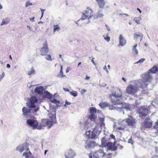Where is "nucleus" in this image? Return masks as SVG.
<instances>
[{"label": "nucleus", "instance_id": "64", "mask_svg": "<svg viewBox=\"0 0 158 158\" xmlns=\"http://www.w3.org/2000/svg\"><path fill=\"white\" fill-rule=\"evenodd\" d=\"M137 10L138 11H139L140 13H141V11L139 9V8H137Z\"/></svg>", "mask_w": 158, "mask_h": 158}, {"label": "nucleus", "instance_id": "33", "mask_svg": "<svg viewBox=\"0 0 158 158\" xmlns=\"http://www.w3.org/2000/svg\"><path fill=\"white\" fill-rule=\"evenodd\" d=\"M30 101L36 103L37 102L38 100L37 98L34 96L31 97L30 99Z\"/></svg>", "mask_w": 158, "mask_h": 158}, {"label": "nucleus", "instance_id": "47", "mask_svg": "<svg viewBox=\"0 0 158 158\" xmlns=\"http://www.w3.org/2000/svg\"><path fill=\"white\" fill-rule=\"evenodd\" d=\"M32 5V4L31 3L29 2H27L26 3L25 6L26 7H27L28 6Z\"/></svg>", "mask_w": 158, "mask_h": 158}, {"label": "nucleus", "instance_id": "36", "mask_svg": "<svg viewBox=\"0 0 158 158\" xmlns=\"http://www.w3.org/2000/svg\"><path fill=\"white\" fill-rule=\"evenodd\" d=\"M125 107H124L123 106H122L121 107H118L117 106H112V108H111L110 109L111 110H114V109H116L117 110H118V109H123L125 108Z\"/></svg>", "mask_w": 158, "mask_h": 158}, {"label": "nucleus", "instance_id": "4", "mask_svg": "<svg viewBox=\"0 0 158 158\" xmlns=\"http://www.w3.org/2000/svg\"><path fill=\"white\" fill-rule=\"evenodd\" d=\"M88 155L89 158H99L101 156L104 158L106 154L104 152L103 150L99 149L96 152H91Z\"/></svg>", "mask_w": 158, "mask_h": 158}, {"label": "nucleus", "instance_id": "43", "mask_svg": "<svg viewBox=\"0 0 158 158\" xmlns=\"http://www.w3.org/2000/svg\"><path fill=\"white\" fill-rule=\"evenodd\" d=\"M128 143H130L132 145L133 144V142L132 140V139L131 137L130 139H128Z\"/></svg>", "mask_w": 158, "mask_h": 158}, {"label": "nucleus", "instance_id": "62", "mask_svg": "<svg viewBox=\"0 0 158 158\" xmlns=\"http://www.w3.org/2000/svg\"><path fill=\"white\" fill-rule=\"evenodd\" d=\"M34 17H32V18H30V20L31 21H34Z\"/></svg>", "mask_w": 158, "mask_h": 158}, {"label": "nucleus", "instance_id": "14", "mask_svg": "<svg viewBox=\"0 0 158 158\" xmlns=\"http://www.w3.org/2000/svg\"><path fill=\"white\" fill-rule=\"evenodd\" d=\"M85 134L89 138L94 139L96 137L95 132L93 131H91L90 130L88 131H87Z\"/></svg>", "mask_w": 158, "mask_h": 158}, {"label": "nucleus", "instance_id": "21", "mask_svg": "<svg viewBox=\"0 0 158 158\" xmlns=\"http://www.w3.org/2000/svg\"><path fill=\"white\" fill-rule=\"evenodd\" d=\"M152 77L149 73H147L144 75V79L146 81L149 82L150 81Z\"/></svg>", "mask_w": 158, "mask_h": 158}, {"label": "nucleus", "instance_id": "57", "mask_svg": "<svg viewBox=\"0 0 158 158\" xmlns=\"http://www.w3.org/2000/svg\"><path fill=\"white\" fill-rule=\"evenodd\" d=\"M90 77H88L87 75H86V77L85 78V79L86 80H88L90 79Z\"/></svg>", "mask_w": 158, "mask_h": 158}, {"label": "nucleus", "instance_id": "61", "mask_svg": "<svg viewBox=\"0 0 158 158\" xmlns=\"http://www.w3.org/2000/svg\"><path fill=\"white\" fill-rule=\"evenodd\" d=\"M25 148H26V149L27 151L29 150V148H28V147L27 145H26V146L25 147Z\"/></svg>", "mask_w": 158, "mask_h": 158}, {"label": "nucleus", "instance_id": "51", "mask_svg": "<svg viewBox=\"0 0 158 158\" xmlns=\"http://www.w3.org/2000/svg\"><path fill=\"white\" fill-rule=\"evenodd\" d=\"M71 104V103L69 102L68 101H66L65 102V104L64 105V106H65L66 105H69Z\"/></svg>", "mask_w": 158, "mask_h": 158}, {"label": "nucleus", "instance_id": "37", "mask_svg": "<svg viewBox=\"0 0 158 158\" xmlns=\"http://www.w3.org/2000/svg\"><path fill=\"white\" fill-rule=\"evenodd\" d=\"M44 93L45 94L47 98H52V95L48 91H45L44 92Z\"/></svg>", "mask_w": 158, "mask_h": 158}, {"label": "nucleus", "instance_id": "42", "mask_svg": "<svg viewBox=\"0 0 158 158\" xmlns=\"http://www.w3.org/2000/svg\"><path fill=\"white\" fill-rule=\"evenodd\" d=\"M23 156H24L25 157V158H29V156L27 152H24L23 154Z\"/></svg>", "mask_w": 158, "mask_h": 158}, {"label": "nucleus", "instance_id": "5", "mask_svg": "<svg viewBox=\"0 0 158 158\" xmlns=\"http://www.w3.org/2000/svg\"><path fill=\"white\" fill-rule=\"evenodd\" d=\"M40 55L42 56H46L49 51L48 42L47 40L45 41L43 44V46L41 48L40 50Z\"/></svg>", "mask_w": 158, "mask_h": 158}, {"label": "nucleus", "instance_id": "23", "mask_svg": "<svg viewBox=\"0 0 158 158\" xmlns=\"http://www.w3.org/2000/svg\"><path fill=\"white\" fill-rule=\"evenodd\" d=\"M158 70V68L156 66H153L152 68L149 70V71L151 73H156Z\"/></svg>", "mask_w": 158, "mask_h": 158}, {"label": "nucleus", "instance_id": "17", "mask_svg": "<svg viewBox=\"0 0 158 158\" xmlns=\"http://www.w3.org/2000/svg\"><path fill=\"white\" fill-rule=\"evenodd\" d=\"M126 122L128 126H133L135 123V119L132 118H129L126 120Z\"/></svg>", "mask_w": 158, "mask_h": 158}, {"label": "nucleus", "instance_id": "11", "mask_svg": "<svg viewBox=\"0 0 158 158\" xmlns=\"http://www.w3.org/2000/svg\"><path fill=\"white\" fill-rule=\"evenodd\" d=\"M75 155V153L72 150H67L65 152V156L66 158H73Z\"/></svg>", "mask_w": 158, "mask_h": 158}, {"label": "nucleus", "instance_id": "26", "mask_svg": "<svg viewBox=\"0 0 158 158\" xmlns=\"http://www.w3.org/2000/svg\"><path fill=\"white\" fill-rule=\"evenodd\" d=\"M99 120H100V124L101 127L104 126L105 124L104 123L105 119L103 118H100Z\"/></svg>", "mask_w": 158, "mask_h": 158}, {"label": "nucleus", "instance_id": "50", "mask_svg": "<svg viewBox=\"0 0 158 158\" xmlns=\"http://www.w3.org/2000/svg\"><path fill=\"white\" fill-rule=\"evenodd\" d=\"M41 14H42L41 16V18L43 16L44 13V12L45 11V10L41 9Z\"/></svg>", "mask_w": 158, "mask_h": 158}, {"label": "nucleus", "instance_id": "54", "mask_svg": "<svg viewBox=\"0 0 158 158\" xmlns=\"http://www.w3.org/2000/svg\"><path fill=\"white\" fill-rule=\"evenodd\" d=\"M117 129L121 130H123L124 128L121 127H118L117 128Z\"/></svg>", "mask_w": 158, "mask_h": 158}, {"label": "nucleus", "instance_id": "31", "mask_svg": "<svg viewBox=\"0 0 158 158\" xmlns=\"http://www.w3.org/2000/svg\"><path fill=\"white\" fill-rule=\"evenodd\" d=\"M53 32H55L56 31H59L60 30V27L58 24L54 25L53 26Z\"/></svg>", "mask_w": 158, "mask_h": 158}, {"label": "nucleus", "instance_id": "15", "mask_svg": "<svg viewBox=\"0 0 158 158\" xmlns=\"http://www.w3.org/2000/svg\"><path fill=\"white\" fill-rule=\"evenodd\" d=\"M44 88L42 86H39L35 87L34 89L35 93L40 95H42L43 93Z\"/></svg>", "mask_w": 158, "mask_h": 158}, {"label": "nucleus", "instance_id": "38", "mask_svg": "<svg viewBox=\"0 0 158 158\" xmlns=\"http://www.w3.org/2000/svg\"><path fill=\"white\" fill-rule=\"evenodd\" d=\"M70 94L71 95H72L74 97L77 96V92L75 91L70 92Z\"/></svg>", "mask_w": 158, "mask_h": 158}, {"label": "nucleus", "instance_id": "58", "mask_svg": "<svg viewBox=\"0 0 158 158\" xmlns=\"http://www.w3.org/2000/svg\"><path fill=\"white\" fill-rule=\"evenodd\" d=\"M69 68H68V67H67V68L66 69V73H68L69 71Z\"/></svg>", "mask_w": 158, "mask_h": 158}, {"label": "nucleus", "instance_id": "45", "mask_svg": "<svg viewBox=\"0 0 158 158\" xmlns=\"http://www.w3.org/2000/svg\"><path fill=\"white\" fill-rule=\"evenodd\" d=\"M104 15L102 14H98L97 16V18H102L103 17Z\"/></svg>", "mask_w": 158, "mask_h": 158}, {"label": "nucleus", "instance_id": "55", "mask_svg": "<svg viewBox=\"0 0 158 158\" xmlns=\"http://www.w3.org/2000/svg\"><path fill=\"white\" fill-rule=\"evenodd\" d=\"M106 27L107 29V30L108 31H110V28L107 25H106Z\"/></svg>", "mask_w": 158, "mask_h": 158}, {"label": "nucleus", "instance_id": "44", "mask_svg": "<svg viewBox=\"0 0 158 158\" xmlns=\"http://www.w3.org/2000/svg\"><path fill=\"white\" fill-rule=\"evenodd\" d=\"M145 60L144 58H141L139 60L136 62V63L138 64L140 62H143Z\"/></svg>", "mask_w": 158, "mask_h": 158}, {"label": "nucleus", "instance_id": "48", "mask_svg": "<svg viewBox=\"0 0 158 158\" xmlns=\"http://www.w3.org/2000/svg\"><path fill=\"white\" fill-rule=\"evenodd\" d=\"M134 20L137 24L140 23V20L139 19H138L137 18H135Z\"/></svg>", "mask_w": 158, "mask_h": 158}, {"label": "nucleus", "instance_id": "27", "mask_svg": "<svg viewBox=\"0 0 158 158\" xmlns=\"http://www.w3.org/2000/svg\"><path fill=\"white\" fill-rule=\"evenodd\" d=\"M137 46V44H136L135 45H134L132 48V51L133 52L135 55H137L138 53V51L136 49Z\"/></svg>", "mask_w": 158, "mask_h": 158}, {"label": "nucleus", "instance_id": "24", "mask_svg": "<svg viewBox=\"0 0 158 158\" xmlns=\"http://www.w3.org/2000/svg\"><path fill=\"white\" fill-rule=\"evenodd\" d=\"M60 73L59 74H58V76H59V77H60L61 78H63L64 77H65V76L63 74V66L62 65H61L60 66Z\"/></svg>", "mask_w": 158, "mask_h": 158}, {"label": "nucleus", "instance_id": "18", "mask_svg": "<svg viewBox=\"0 0 158 158\" xmlns=\"http://www.w3.org/2000/svg\"><path fill=\"white\" fill-rule=\"evenodd\" d=\"M119 45L121 46L124 45L126 43V41L121 35L119 37Z\"/></svg>", "mask_w": 158, "mask_h": 158}, {"label": "nucleus", "instance_id": "12", "mask_svg": "<svg viewBox=\"0 0 158 158\" xmlns=\"http://www.w3.org/2000/svg\"><path fill=\"white\" fill-rule=\"evenodd\" d=\"M150 118H147L144 121V125L146 128H149L152 126V122L149 121Z\"/></svg>", "mask_w": 158, "mask_h": 158}, {"label": "nucleus", "instance_id": "3", "mask_svg": "<svg viewBox=\"0 0 158 158\" xmlns=\"http://www.w3.org/2000/svg\"><path fill=\"white\" fill-rule=\"evenodd\" d=\"M139 87L137 85L129 84L127 87L126 91L127 93L134 95L139 91Z\"/></svg>", "mask_w": 158, "mask_h": 158}, {"label": "nucleus", "instance_id": "19", "mask_svg": "<svg viewBox=\"0 0 158 158\" xmlns=\"http://www.w3.org/2000/svg\"><path fill=\"white\" fill-rule=\"evenodd\" d=\"M97 2L100 8H103L105 4L104 0H95Z\"/></svg>", "mask_w": 158, "mask_h": 158}, {"label": "nucleus", "instance_id": "8", "mask_svg": "<svg viewBox=\"0 0 158 158\" xmlns=\"http://www.w3.org/2000/svg\"><path fill=\"white\" fill-rule=\"evenodd\" d=\"M85 147L86 148H94L96 145V142L90 139H88L85 142Z\"/></svg>", "mask_w": 158, "mask_h": 158}, {"label": "nucleus", "instance_id": "10", "mask_svg": "<svg viewBox=\"0 0 158 158\" xmlns=\"http://www.w3.org/2000/svg\"><path fill=\"white\" fill-rule=\"evenodd\" d=\"M116 142V141L114 142V143L111 142H108L106 146V147H107L108 149L109 150H110L111 151H116L117 148V147L115 146Z\"/></svg>", "mask_w": 158, "mask_h": 158}, {"label": "nucleus", "instance_id": "56", "mask_svg": "<svg viewBox=\"0 0 158 158\" xmlns=\"http://www.w3.org/2000/svg\"><path fill=\"white\" fill-rule=\"evenodd\" d=\"M94 57H93L92 58V60H91V61L92 62V63L94 64V65H95V62H94Z\"/></svg>", "mask_w": 158, "mask_h": 158}, {"label": "nucleus", "instance_id": "46", "mask_svg": "<svg viewBox=\"0 0 158 158\" xmlns=\"http://www.w3.org/2000/svg\"><path fill=\"white\" fill-rule=\"evenodd\" d=\"M5 76V73L3 72L2 75H0V81Z\"/></svg>", "mask_w": 158, "mask_h": 158}, {"label": "nucleus", "instance_id": "20", "mask_svg": "<svg viewBox=\"0 0 158 158\" xmlns=\"http://www.w3.org/2000/svg\"><path fill=\"white\" fill-rule=\"evenodd\" d=\"M99 106L102 108H103L106 107H110V105L109 104L106 102H102L99 103Z\"/></svg>", "mask_w": 158, "mask_h": 158}, {"label": "nucleus", "instance_id": "39", "mask_svg": "<svg viewBox=\"0 0 158 158\" xmlns=\"http://www.w3.org/2000/svg\"><path fill=\"white\" fill-rule=\"evenodd\" d=\"M45 58L48 60L52 61V60L51 56L50 54H48L47 56L45 57Z\"/></svg>", "mask_w": 158, "mask_h": 158}, {"label": "nucleus", "instance_id": "32", "mask_svg": "<svg viewBox=\"0 0 158 158\" xmlns=\"http://www.w3.org/2000/svg\"><path fill=\"white\" fill-rule=\"evenodd\" d=\"M9 19L7 18H6L5 19H3L1 24V25H2L4 24H7L9 23Z\"/></svg>", "mask_w": 158, "mask_h": 158}, {"label": "nucleus", "instance_id": "7", "mask_svg": "<svg viewBox=\"0 0 158 158\" xmlns=\"http://www.w3.org/2000/svg\"><path fill=\"white\" fill-rule=\"evenodd\" d=\"M93 15V11L91 9L87 8L85 12L82 15L81 19H85L87 18H89Z\"/></svg>", "mask_w": 158, "mask_h": 158}, {"label": "nucleus", "instance_id": "49", "mask_svg": "<svg viewBox=\"0 0 158 158\" xmlns=\"http://www.w3.org/2000/svg\"><path fill=\"white\" fill-rule=\"evenodd\" d=\"M110 137L112 139H113L115 140L116 139L115 138V136L113 134H111L110 135Z\"/></svg>", "mask_w": 158, "mask_h": 158}, {"label": "nucleus", "instance_id": "30", "mask_svg": "<svg viewBox=\"0 0 158 158\" xmlns=\"http://www.w3.org/2000/svg\"><path fill=\"white\" fill-rule=\"evenodd\" d=\"M24 146L23 144L18 146L17 148V149L20 152H22L24 151Z\"/></svg>", "mask_w": 158, "mask_h": 158}, {"label": "nucleus", "instance_id": "22", "mask_svg": "<svg viewBox=\"0 0 158 158\" xmlns=\"http://www.w3.org/2000/svg\"><path fill=\"white\" fill-rule=\"evenodd\" d=\"M96 118L97 116L94 114H91V115L89 116L88 119H89L92 121H95Z\"/></svg>", "mask_w": 158, "mask_h": 158}, {"label": "nucleus", "instance_id": "63", "mask_svg": "<svg viewBox=\"0 0 158 158\" xmlns=\"http://www.w3.org/2000/svg\"><path fill=\"white\" fill-rule=\"evenodd\" d=\"M122 80L124 81L125 82H126V80L125 79L124 77H123L122 78Z\"/></svg>", "mask_w": 158, "mask_h": 158}, {"label": "nucleus", "instance_id": "13", "mask_svg": "<svg viewBox=\"0 0 158 158\" xmlns=\"http://www.w3.org/2000/svg\"><path fill=\"white\" fill-rule=\"evenodd\" d=\"M143 34L140 33H135L134 35V38L136 40H139L141 41L143 39Z\"/></svg>", "mask_w": 158, "mask_h": 158}, {"label": "nucleus", "instance_id": "16", "mask_svg": "<svg viewBox=\"0 0 158 158\" xmlns=\"http://www.w3.org/2000/svg\"><path fill=\"white\" fill-rule=\"evenodd\" d=\"M31 111V110L30 109H28L24 107H23L22 109L23 114L26 117H27L29 115Z\"/></svg>", "mask_w": 158, "mask_h": 158}, {"label": "nucleus", "instance_id": "53", "mask_svg": "<svg viewBox=\"0 0 158 158\" xmlns=\"http://www.w3.org/2000/svg\"><path fill=\"white\" fill-rule=\"evenodd\" d=\"M58 101L56 100V99H54L52 101V102L54 103H56Z\"/></svg>", "mask_w": 158, "mask_h": 158}, {"label": "nucleus", "instance_id": "9", "mask_svg": "<svg viewBox=\"0 0 158 158\" xmlns=\"http://www.w3.org/2000/svg\"><path fill=\"white\" fill-rule=\"evenodd\" d=\"M27 123L30 126L32 127L34 129L37 128V127L38 128V123L36 120L34 119H28L27 120Z\"/></svg>", "mask_w": 158, "mask_h": 158}, {"label": "nucleus", "instance_id": "6", "mask_svg": "<svg viewBox=\"0 0 158 158\" xmlns=\"http://www.w3.org/2000/svg\"><path fill=\"white\" fill-rule=\"evenodd\" d=\"M138 113L139 114L140 116L144 117L146 116L148 114V109L146 108L144 106L140 107L137 110Z\"/></svg>", "mask_w": 158, "mask_h": 158}, {"label": "nucleus", "instance_id": "29", "mask_svg": "<svg viewBox=\"0 0 158 158\" xmlns=\"http://www.w3.org/2000/svg\"><path fill=\"white\" fill-rule=\"evenodd\" d=\"M90 113L91 114H94L97 112L96 109L95 107H91L90 108Z\"/></svg>", "mask_w": 158, "mask_h": 158}, {"label": "nucleus", "instance_id": "41", "mask_svg": "<svg viewBox=\"0 0 158 158\" xmlns=\"http://www.w3.org/2000/svg\"><path fill=\"white\" fill-rule=\"evenodd\" d=\"M34 72H35V70H34V69L33 68H32L31 69V70L30 71L28 72V74L29 75H30L33 74L34 73Z\"/></svg>", "mask_w": 158, "mask_h": 158}, {"label": "nucleus", "instance_id": "2", "mask_svg": "<svg viewBox=\"0 0 158 158\" xmlns=\"http://www.w3.org/2000/svg\"><path fill=\"white\" fill-rule=\"evenodd\" d=\"M51 121L48 120L44 119L42 120L41 123L39 125L38 129L40 130L43 127H45L46 126H48L49 128H51L53 123H56L55 115H52L51 117Z\"/></svg>", "mask_w": 158, "mask_h": 158}, {"label": "nucleus", "instance_id": "52", "mask_svg": "<svg viewBox=\"0 0 158 158\" xmlns=\"http://www.w3.org/2000/svg\"><path fill=\"white\" fill-rule=\"evenodd\" d=\"M63 89V90L65 92H69V90L68 89L64 88Z\"/></svg>", "mask_w": 158, "mask_h": 158}, {"label": "nucleus", "instance_id": "25", "mask_svg": "<svg viewBox=\"0 0 158 158\" xmlns=\"http://www.w3.org/2000/svg\"><path fill=\"white\" fill-rule=\"evenodd\" d=\"M107 141L104 137L102 138L101 140V144L104 147H106V146L107 144Z\"/></svg>", "mask_w": 158, "mask_h": 158}, {"label": "nucleus", "instance_id": "60", "mask_svg": "<svg viewBox=\"0 0 158 158\" xmlns=\"http://www.w3.org/2000/svg\"><path fill=\"white\" fill-rule=\"evenodd\" d=\"M39 108H37L36 109H34V110L35 112H37L39 110Z\"/></svg>", "mask_w": 158, "mask_h": 158}, {"label": "nucleus", "instance_id": "40", "mask_svg": "<svg viewBox=\"0 0 158 158\" xmlns=\"http://www.w3.org/2000/svg\"><path fill=\"white\" fill-rule=\"evenodd\" d=\"M103 37L105 40L107 42H109L110 40V38L108 35H103Z\"/></svg>", "mask_w": 158, "mask_h": 158}, {"label": "nucleus", "instance_id": "1", "mask_svg": "<svg viewBox=\"0 0 158 158\" xmlns=\"http://www.w3.org/2000/svg\"><path fill=\"white\" fill-rule=\"evenodd\" d=\"M109 97L113 106H120L123 104V93L119 89H118V91L113 92L110 94Z\"/></svg>", "mask_w": 158, "mask_h": 158}, {"label": "nucleus", "instance_id": "34", "mask_svg": "<svg viewBox=\"0 0 158 158\" xmlns=\"http://www.w3.org/2000/svg\"><path fill=\"white\" fill-rule=\"evenodd\" d=\"M148 84H146V82L145 81H143L141 85H140V87L143 89L145 87H146L148 85Z\"/></svg>", "mask_w": 158, "mask_h": 158}, {"label": "nucleus", "instance_id": "59", "mask_svg": "<svg viewBox=\"0 0 158 158\" xmlns=\"http://www.w3.org/2000/svg\"><path fill=\"white\" fill-rule=\"evenodd\" d=\"M10 65L9 64H7L6 65V67L8 68H10Z\"/></svg>", "mask_w": 158, "mask_h": 158}, {"label": "nucleus", "instance_id": "28", "mask_svg": "<svg viewBox=\"0 0 158 158\" xmlns=\"http://www.w3.org/2000/svg\"><path fill=\"white\" fill-rule=\"evenodd\" d=\"M154 128L156 130L155 134L156 135H158V120L156 122V124L154 127Z\"/></svg>", "mask_w": 158, "mask_h": 158}, {"label": "nucleus", "instance_id": "35", "mask_svg": "<svg viewBox=\"0 0 158 158\" xmlns=\"http://www.w3.org/2000/svg\"><path fill=\"white\" fill-rule=\"evenodd\" d=\"M35 103L33 102L30 101L28 103V106L29 107L31 108L35 107V105L34 104Z\"/></svg>", "mask_w": 158, "mask_h": 158}]
</instances>
